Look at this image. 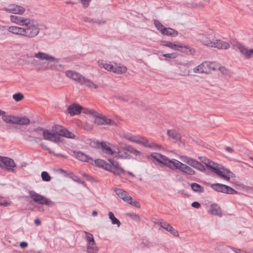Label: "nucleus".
I'll return each mask as SVG.
<instances>
[{
	"label": "nucleus",
	"mask_w": 253,
	"mask_h": 253,
	"mask_svg": "<svg viewBox=\"0 0 253 253\" xmlns=\"http://www.w3.org/2000/svg\"><path fill=\"white\" fill-rule=\"evenodd\" d=\"M42 131L43 139L55 143L62 141L61 136L67 138L74 139L75 135L61 126L55 125L50 129H44L42 128L35 129V131Z\"/></svg>",
	"instance_id": "f257e3e1"
},
{
	"label": "nucleus",
	"mask_w": 253,
	"mask_h": 253,
	"mask_svg": "<svg viewBox=\"0 0 253 253\" xmlns=\"http://www.w3.org/2000/svg\"><path fill=\"white\" fill-rule=\"evenodd\" d=\"M109 163L102 159L93 161L95 166L113 173L115 175L119 176L125 174L126 171L122 168L120 163L113 159H109Z\"/></svg>",
	"instance_id": "f03ea898"
},
{
	"label": "nucleus",
	"mask_w": 253,
	"mask_h": 253,
	"mask_svg": "<svg viewBox=\"0 0 253 253\" xmlns=\"http://www.w3.org/2000/svg\"><path fill=\"white\" fill-rule=\"evenodd\" d=\"M22 26H23V37L32 39L37 37L40 33V24L39 22L32 18H28Z\"/></svg>",
	"instance_id": "7ed1b4c3"
},
{
	"label": "nucleus",
	"mask_w": 253,
	"mask_h": 253,
	"mask_svg": "<svg viewBox=\"0 0 253 253\" xmlns=\"http://www.w3.org/2000/svg\"><path fill=\"white\" fill-rule=\"evenodd\" d=\"M66 76L77 82L82 85H84L90 88L96 89L98 85L90 79L85 78L80 73L72 70H67L65 72Z\"/></svg>",
	"instance_id": "20e7f679"
},
{
	"label": "nucleus",
	"mask_w": 253,
	"mask_h": 253,
	"mask_svg": "<svg viewBox=\"0 0 253 253\" xmlns=\"http://www.w3.org/2000/svg\"><path fill=\"white\" fill-rule=\"evenodd\" d=\"M85 113L94 117L95 119L94 120V122L98 125H110L112 126H115L117 125V123L114 120L102 115L93 109H85Z\"/></svg>",
	"instance_id": "39448f33"
},
{
	"label": "nucleus",
	"mask_w": 253,
	"mask_h": 253,
	"mask_svg": "<svg viewBox=\"0 0 253 253\" xmlns=\"http://www.w3.org/2000/svg\"><path fill=\"white\" fill-rule=\"evenodd\" d=\"M86 242V253H98L99 249L95 243L93 235L87 231H84Z\"/></svg>",
	"instance_id": "423d86ee"
},
{
	"label": "nucleus",
	"mask_w": 253,
	"mask_h": 253,
	"mask_svg": "<svg viewBox=\"0 0 253 253\" xmlns=\"http://www.w3.org/2000/svg\"><path fill=\"white\" fill-rule=\"evenodd\" d=\"M218 66L215 62L205 61L193 69L195 73L209 74L211 71L215 70Z\"/></svg>",
	"instance_id": "0eeeda50"
},
{
	"label": "nucleus",
	"mask_w": 253,
	"mask_h": 253,
	"mask_svg": "<svg viewBox=\"0 0 253 253\" xmlns=\"http://www.w3.org/2000/svg\"><path fill=\"white\" fill-rule=\"evenodd\" d=\"M113 191L124 202L136 208L140 207L139 203L137 201L133 200L126 191L120 188H114Z\"/></svg>",
	"instance_id": "6e6552de"
},
{
	"label": "nucleus",
	"mask_w": 253,
	"mask_h": 253,
	"mask_svg": "<svg viewBox=\"0 0 253 253\" xmlns=\"http://www.w3.org/2000/svg\"><path fill=\"white\" fill-rule=\"evenodd\" d=\"M32 56L37 58L41 60H46L48 61L49 63L47 64V66H48L50 64V63L56 64L59 62L58 59L55 58L54 57L51 56V55H49V54L42 51H39L37 53H34V54ZM46 69H56V68L52 67L51 65H50L49 66H48L46 68Z\"/></svg>",
	"instance_id": "1a4fd4ad"
},
{
	"label": "nucleus",
	"mask_w": 253,
	"mask_h": 253,
	"mask_svg": "<svg viewBox=\"0 0 253 253\" xmlns=\"http://www.w3.org/2000/svg\"><path fill=\"white\" fill-rule=\"evenodd\" d=\"M98 149H100L103 155L112 156L113 157L116 146L106 141H102L97 145Z\"/></svg>",
	"instance_id": "9d476101"
},
{
	"label": "nucleus",
	"mask_w": 253,
	"mask_h": 253,
	"mask_svg": "<svg viewBox=\"0 0 253 253\" xmlns=\"http://www.w3.org/2000/svg\"><path fill=\"white\" fill-rule=\"evenodd\" d=\"M29 194L33 201L38 204L50 206L53 203L46 197L36 193L34 191H29Z\"/></svg>",
	"instance_id": "9b49d317"
},
{
	"label": "nucleus",
	"mask_w": 253,
	"mask_h": 253,
	"mask_svg": "<svg viewBox=\"0 0 253 253\" xmlns=\"http://www.w3.org/2000/svg\"><path fill=\"white\" fill-rule=\"evenodd\" d=\"M211 187L215 191L225 194H235L237 193V191L232 187L220 183L212 184Z\"/></svg>",
	"instance_id": "f8f14e48"
},
{
	"label": "nucleus",
	"mask_w": 253,
	"mask_h": 253,
	"mask_svg": "<svg viewBox=\"0 0 253 253\" xmlns=\"http://www.w3.org/2000/svg\"><path fill=\"white\" fill-rule=\"evenodd\" d=\"M0 167L8 171L14 172V168L16 165L14 161L9 158L0 156Z\"/></svg>",
	"instance_id": "ddd939ff"
},
{
	"label": "nucleus",
	"mask_w": 253,
	"mask_h": 253,
	"mask_svg": "<svg viewBox=\"0 0 253 253\" xmlns=\"http://www.w3.org/2000/svg\"><path fill=\"white\" fill-rule=\"evenodd\" d=\"M161 44L163 46L169 47L174 50H178L179 48H184L187 49V51H184L183 52L187 54H193L195 52L194 49L188 45H180L167 41H162Z\"/></svg>",
	"instance_id": "4468645a"
},
{
	"label": "nucleus",
	"mask_w": 253,
	"mask_h": 253,
	"mask_svg": "<svg viewBox=\"0 0 253 253\" xmlns=\"http://www.w3.org/2000/svg\"><path fill=\"white\" fill-rule=\"evenodd\" d=\"M1 10L14 14L22 15L25 12V8L21 5L10 4L2 8Z\"/></svg>",
	"instance_id": "2eb2a0df"
},
{
	"label": "nucleus",
	"mask_w": 253,
	"mask_h": 253,
	"mask_svg": "<svg viewBox=\"0 0 253 253\" xmlns=\"http://www.w3.org/2000/svg\"><path fill=\"white\" fill-rule=\"evenodd\" d=\"M180 159L183 162L201 171L205 170V167L203 164L191 158L183 156L180 157Z\"/></svg>",
	"instance_id": "dca6fc26"
},
{
	"label": "nucleus",
	"mask_w": 253,
	"mask_h": 253,
	"mask_svg": "<svg viewBox=\"0 0 253 253\" xmlns=\"http://www.w3.org/2000/svg\"><path fill=\"white\" fill-rule=\"evenodd\" d=\"M208 47L216 48L217 49H227L229 48V44L219 39L214 38L212 42H207Z\"/></svg>",
	"instance_id": "f3484780"
},
{
	"label": "nucleus",
	"mask_w": 253,
	"mask_h": 253,
	"mask_svg": "<svg viewBox=\"0 0 253 253\" xmlns=\"http://www.w3.org/2000/svg\"><path fill=\"white\" fill-rule=\"evenodd\" d=\"M240 51V53L244 55L246 58L250 59L253 57V49H248L243 44L237 42L235 45Z\"/></svg>",
	"instance_id": "a211bd4d"
},
{
	"label": "nucleus",
	"mask_w": 253,
	"mask_h": 253,
	"mask_svg": "<svg viewBox=\"0 0 253 253\" xmlns=\"http://www.w3.org/2000/svg\"><path fill=\"white\" fill-rule=\"evenodd\" d=\"M217 175L227 181H229L230 177H234L235 176V174L229 169L224 167L219 168V172H218Z\"/></svg>",
	"instance_id": "6ab92c4d"
},
{
	"label": "nucleus",
	"mask_w": 253,
	"mask_h": 253,
	"mask_svg": "<svg viewBox=\"0 0 253 253\" xmlns=\"http://www.w3.org/2000/svg\"><path fill=\"white\" fill-rule=\"evenodd\" d=\"M202 161L205 164L208 169L217 174L218 172H219V169L220 168L219 165L205 157L203 158Z\"/></svg>",
	"instance_id": "aec40b11"
},
{
	"label": "nucleus",
	"mask_w": 253,
	"mask_h": 253,
	"mask_svg": "<svg viewBox=\"0 0 253 253\" xmlns=\"http://www.w3.org/2000/svg\"><path fill=\"white\" fill-rule=\"evenodd\" d=\"M74 155L76 158L82 162H86L90 164L93 163V159L88 155L84 153L81 151H74Z\"/></svg>",
	"instance_id": "412c9836"
},
{
	"label": "nucleus",
	"mask_w": 253,
	"mask_h": 253,
	"mask_svg": "<svg viewBox=\"0 0 253 253\" xmlns=\"http://www.w3.org/2000/svg\"><path fill=\"white\" fill-rule=\"evenodd\" d=\"M123 138L129 142L141 144L143 137L139 135H134L129 133H124L122 135Z\"/></svg>",
	"instance_id": "4be33fe9"
},
{
	"label": "nucleus",
	"mask_w": 253,
	"mask_h": 253,
	"mask_svg": "<svg viewBox=\"0 0 253 253\" xmlns=\"http://www.w3.org/2000/svg\"><path fill=\"white\" fill-rule=\"evenodd\" d=\"M113 157L117 159H126L130 158V155L126 150H121L117 146L116 147L115 153Z\"/></svg>",
	"instance_id": "5701e85b"
},
{
	"label": "nucleus",
	"mask_w": 253,
	"mask_h": 253,
	"mask_svg": "<svg viewBox=\"0 0 253 253\" xmlns=\"http://www.w3.org/2000/svg\"><path fill=\"white\" fill-rule=\"evenodd\" d=\"M28 18L16 15H11L9 16V20L11 22L15 23L18 25L22 26L24 23L26 22Z\"/></svg>",
	"instance_id": "b1692460"
},
{
	"label": "nucleus",
	"mask_w": 253,
	"mask_h": 253,
	"mask_svg": "<svg viewBox=\"0 0 253 253\" xmlns=\"http://www.w3.org/2000/svg\"><path fill=\"white\" fill-rule=\"evenodd\" d=\"M182 163L179 161L174 159H168L167 163H166V166L168 167L169 169L175 170L177 169H180Z\"/></svg>",
	"instance_id": "393cba45"
},
{
	"label": "nucleus",
	"mask_w": 253,
	"mask_h": 253,
	"mask_svg": "<svg viewBox=\"0 0 253 253\" xmlns=\"http://www.w3.org/2000/svg\"><path fill=\"white\" fill-rule=\"evenodd\" d=\"M6 30L9 33L13 35L23 36V26H8L6 27Z\"/></svg>",
	"instance_id": "a878e982"
},
{
	"label": "nucleus",
	"mask_w": 253,
	"mask_h": 253,
	"mask_svg": "<svg viewBox=\"0 0 253 253\" xmlns=\"http://www.w3.org/2000/svg\"><path fill=\"white\" fill-rule=\"evenodd\" d=\"M141 145L155 150H160L162 148L161 145L158 144L154 142H149L147 139L145 137L143 138V140H142Z\"/></svg>",
	"instance_id": "bb28decb"
},
{
	"label": "nucleus",
	"mask_w": 253,
	"mask_h": 253,
	"mask_svg": "<svg viewBox=\"0 0 253 253\" xmlns=\"http://www.w3.org/2000/svg\"><path fill=\"white\" fill-rule=\"evenodd\" d=\"M82 109V107L79 104H73L68 107V112L71 116L76 115L81 113Z\"/></svg>",
	"instance_id": "cd10ccee"
},
{
	"label": "nucleus",
	"mask_w": 253,
	"mask_h": 253,
	"mask_svg": "<svg viewBox=\"0 0 253 253\" xmlns=\"http://www.w3.org/2000/svg\"><path fill=\"white\" fill-rule=\"evenodd\" d=\"M151 157L159 163L162 164L165 166H166V163H167L168 159L166 156L158 153H152Z\"/></svg>",
	"instance_id": "c85d7f7f"
},
{
	"label": "nucleus",
	"mask_w": 253,
	"mask_h": 253,
	"mask_svg": "<svg viewBox=\"0 0 253 253\" xmlns=\"http://www.w3.org/2000/svg\"><path fill=\"white\" fill-rule=\"evenodd\" d=\"M209 213L214 215L222 216V213L219 206L216 204H211L210 209L208 211Z\"/></svg>",
	"instance_id": "c756f323"
},
{
	"label": "nucleus",
	"mask_w": 253,
	"mask_h": 253,
	"mask_svg": "<svg viewBox=\"0 0 253 253\" xmlns=\"http://www.w3.org/2000/svg\"><path fill=\"white\" fill-rule=\"evenodd\" d=\"M160 225L162 228L169 231L174 236H177L178 235L177 231L174 229L169 224L166 222H161Z\"/></svg>",
	"instance_id": "7c9ffc66"
},
{
	"label": "nucleus",
	"mask_w": 253,
	"mask_h": 253,
	"mask_svg": "<svg viewBox=\"0 0 253 253\" xmlns=\"http://www.w3.org/2000/svg\"><path fill=\"white\" fill-rule=\"evenodd\" d=\"M119 144L121 146V147L123 149L126 150L127 153H130L136 156L139 155L140 154L139 151L135 149L130 146L124 144L122 142H119Z\"/></svg>",
	"instance_id": "2f4dec72"
},
{
	"label": "nucleus",
	"mask_w": 253,
	"mask_h": 253,
	"mask_svg": "<svg viewBox=\"0 0 253 253\" xmlns=\"http://www.w3.org/2000/svg\"><path fill=\"white\" fill-rule=\"evenodd\" d=\"M30 122L29 119L26 117H20L15 116L14 125H28Z\"/></svg>",
	"instance_id": "473e14b6"
},
{
	"label": "nucleus",
	"mask_w": 253,
	"mask_h": 253,
	"mask_svg": "<svg viewBox=\"0 0 253 253\" xmlns=\"http://www.w3.org/2000/svg\"><path fill=\"white\" fill-rule=\"evenodd\" d=\"M98 64L100 68H103L108 71L113 72L114 65L107 62L106 61L103 60H98Z\"/></svg>",
	"instance_id": "72a5a7b5"
},
{
	"label": "nucleus",
	"mask_w": 253,
	"mask_h": 253,
	"mask_svg": "<svg viewBox=\"0 0 253 253\" xmlns=\"http://www.w3.org/2000/svg\"><path fill=\"white\" fill-rule=\"evenodd\" d=\"M179 170L188 175H194L195 173L194 169L183 163H182Z\"/></svg>",
	"instance_id": "f704fd0d"
},
{
	"label": "nucleus",
	"mask_w": 253,
	"mask_h": 253,
	"mask_svg": "<svg viewBox=\"0 0 253 253\" xmlns=\"http://www.w3.org/2000/svg\"><path fill=\"white\" fill-rule=\"evenodd\" d=\"M164 31L162 32V34L172 37H175L178 35V32L175 30L170 28H166L163 29Z\"/></svg>",
	"instance_id": "c9c22d12"
},
{
	"label": "nucleus",
	"mask_w": 253,
	"mask_h": 253,
	"mask_svg": "<svg viewBox=\"0 0 253 253\" xmlns=\"http://www.w3.org/2000/svg\"><path fill=\"white\" fill-rule=\"evenodd\" d=\"M127 68L123 65H117L116 64L114 65L113 72L117 74H123L126 72Z\"/></svg>",
	"instance_id": "e433bc0d"
},
{
	"label": "nucleus",
	"mask_w": 253,
	"mask_h": 253,
	"mask_svg": "<svg viewBox=\"0 0 253 253\" xmlns=\"http://www.w3.org/2000/svg\"><path fill=\"white\" fill-rule=\"evenodd\" d=\"M167 134L174 141H178L180 139V135L175 130H168Z\"/></svg>",
	"instance_id": "4c0bfd02"
},
{
	"label": "nucleus",
	"mask_w": 253,
	"mask_h": 253,
	"mask_svg": "<svg viewBox=\"0 0 253 253\" xmlns=\"http://www.w3.org/2000/svg\"><path fill=\"white\" fill-rule=\"evenodd\" d=\"M214 35L211 33H210V34H208V37H203L201 39L200 41L204 45L208 46L207 43L212 42L213 39H214Z\"/></svg>",
	"instance_id": "58836bf2"
},
{
	"label": "nucleus",
	"mask_w": 253,
	"mask_h": 253,
	"mask_svg": "<svg viewBox=\"0 0 253 253\" xmlns=\"http://www.w3.org/2000/svg\"><path fill=\"white\" fill-rule=\"evenodd\" d=\"M15 116L13 115H4L2 117V120L7 124H14Z\"/></svg>",
	"instance_id": "ea45409f"
},
{
	"label": "nucleus",
	"mask_w": 253,
	"mask_h": 253,
	"mask_svg": "<svg viewBox=\"0 0 253 253\" xmlns=\"http://www.w3.org/2000/svg\"><path fill=\"white\" fill-rule=\"evenodd\" d=\"M191 188L194 192H196L203 193L204 191V187L197 183H191Z\"/></svg>",
	"instance_id": "a19ab883"
},
{
	"label": "nucleus",
	"mask_w": 253,
	"mask_h": 253,
	"mask_svg": "<svg viewBox=\"0 0 253 253\" xmlns=\"http://www.w3.org/2000/svg\"><path fill=\"white\" fill-rule=\"evenodd\" d=\"M108 216L109 219L111 220L112 224H116L118 227L120 226L121 222L118 219L115 217L114 213L112 212L109 211L108 212Z\"/></svg>",
	"instance_id": "79ce46f5"
},
{
	"label": "nucleus",
	"mask_w": 253,
	"mask_h": 253,
	"mask_svg": "<svg viewBox=\"0 0 253 253\" xmlns=\"http://www.w3.org/2000/svg\"><path fill=\"white\" fill-rule=\"evenodd\" d=\"M154 24L157 29L159 30L161 33H162V32L164 31L163 29L165 28L164 26L157 20H154Z\"/></svg>",
	"instance_id": "37998d69"
},
{
	"label": "nucleus",
	"mask_w": 253,
	"mask_h": 253,
	"mask_svg": "<svg viewBox=\"0 0 253 253\" xmlns=\"http://www.w3.org/2000/svg\"><path fill=\"white\" fill-rule=\"evenodd\" d=\"M24 95L20 92L14 94L13 95V98L17 102L20 101L24 98Z\"/></svg>",
	"instance_id": "c03bdc74"
},
{
	"label": "nucleus",
	"mask_w": 253,
	"mask_h": 253,
	"mask_svg": "<svg viewBox=\"0 0 253 253\" xmlns=\"http://www.w3.org/2000/svg\"><path fill=\"white\" fill-rule=\"evenodd\" d=\"M41 176L42 179L45 181H49L51 179V177L48 172L45 171H42V172Z\"/></svg>",
	"instance_id": "a18cd8bd"
},
{
	"label": "nucleus",
	"mask_w": 253,
	"mask_h": 253,
	"mask_svg": "<svg viewBox=\"0 0 253 253\" xmlns=\"http://www.w3.org/2000/svg\"><path fill=\"white\" fill-rule=\"evenodd\" d=\"M79 2H81L84 7H87L91 0H77Z\"/></svg>",
	"instance_id": "49530a36"
},
{
	"label": "nucleus",
	"mask_w": 253,
	"mask_h": 253,
	"mask_svg": "<svg viewBox=\"0 0 253 253\" xmlns=\"http://www.w3.org/2000/svg\"><path fill=\"white\" fill-rule=\"evenodd\" d=\"M163 56L164 57H165L167 58H170V59H174L177 56V55H176V53H172L164 54H163Z\"/></svg>",
	"instance_id": "de8ad7c7"
},
{
	"label": "nucleus",
	"mask_w": 253,
	"mask_h": 253,
	"mask_svg": "<svg viewBox=\"0 0 253 253\" xmlns=\"http://www.w3.org/2000/svg\"><path fill=\"white\" fill-rule=\"evenodd\" d=\"M128 215L129 217H130L132 219H133L134 220L138 221L140 219L139 216L135 213H129Z\"/></svg>",
	"instance_id": "09e8293b"
},
{
	"label": "nucleus",
	"mask_w": 253,
	"mask_h": 253,
	"mask_svg": "<svg viewBox=\"0 0 253 253\" xmlns=\"http://www.w3.org/2000/svg\"><path fill=\"white\" fill-rule=\"evenodd\" d=\"M3 198L0 196V206L7 207L10 205V203L6 201H2Z\"/></svg>",
	"instance_id": "8fccbe9b"
},
{
	"label": "nucleus",
	"mask_w": 253,
	"mask_h": 253,
	"mask_svg": "<svg viewBox=\"0 0 253 253\" xmlns=\"http://www.w3.org/2000/svg\"><path fill=\"white\" fill-rule=\"evenodd\" d=\"M191 206L194 208L199 209L201 205L198 202H194L192 203Z\"/></svg>",
	"instance_id": "3c124183"
},
{
	"label": "nucleus",
	"mask_w": 253,
	"mask_h": 253,
	"mask_svg": "<svg viewBox=\"0 0 253 253\" xmlns=\"http://www.w3.org/2000/svg\"><path fill=\"white\" fill-rule=\"evenodd\" d=\"M219 70L223 74H227V70L224 67H219Z\"/></svg>",
	"instance_id": "603ef678"
},
{
	"label": "nucleus",
	"mask_w": 253,
	"mask_h": 253,
	"mask_svg": "<svg viewBox=\"0 0 253 253\" xmlns=\"http://www.w3.org/2000/svg\"><path fill=\"white\" fill-rule=\"evenodd\" d=\"M83 21L86 22L93 23L94 19L85 17L83 18Z\"/></svg>",
	"instance_id": "864d4df0"
},
{
	"label": "nucleus",
	"mask_w": 253,
	"mask_h": 253,
	"mask_svg": "<svg viewBox=\"0 0 253 253\" xmlns=\"http://www.w3.org/2000/svg\"><path fill=\"white\" fill-rule=\"evenodd\" d=\"M28 246V244L26 242H22L20 244V246L22 248H25L27 247Z\"/></svg>",
	"instance_id": "5fc2aeb1"
},
{
	"label": "nucleus",
	"mask_w": 253,
	"mask_h": 253,
	"mask_svg": "<svg viewBox=\"0 0 253 253\" xmlns=\"http://www.w3.org/2000/svg\"><path fill=\"white\" fill-rule=\"evenodd\" d=\"M93 23H98V24H104L105 23L104 21H103L99 19H94Z\"/></svg>",
	"instance_id": "6e6d98bb"
},
{
	"label": "nucleus",
	"mask_w": 253,
	"mask_h": 253,
	"mask_svg": "<svg viewBox=\"0 0 253 253\" xmlns=\"http://www.w3.org/2000/svg\"><path fill=\"white\" fill-rule=\"evenodd\" d=\"M41 146L44 149L47 150L49 153H52L50 149L46 145H44L43 144H41Z\"/></svg>",
	"instance_id": "4d7b16f0"
},
{
	"label": "nucleus",
	"mask_w": 253,
	"mask_h": 253,
	"mask_svg": "<svg viewBox=\"0 0 253 253\" xmlns=\"http://www.w3.org/2000/svg\"><path fill=\"white\" fill-rule=\"evenodd\" d=\"M225 150L228 152H229V153H232L233 152V149L232 147H227L225 148Z\"/></svg>",
	"instance_id": "13d9d810"
},
{
	"label": "nucleus",
	"mask_w": 253,
	"mask_h": 253,
	"mask_svg": "<svg viewBox=\"0 0 253 253\" xmlns=\"http://www.w3.org/2000/svg\"><path fill=\"white\" fill-rule=\"evenodd\" d=\"M34 222L36 225H40L41 224V221L40 219L37 218L35 220Z\"/></svg>",
	"instance_id": "bf43d9fd"
},
{
	"label": "nucleus",
	"mask_w": 253,
	"mask_h": 253,
	"mask_svg": "<svg viewBox=\"0 0 253 253\" xmlns=\"http://www.w3.org/2000/svg\"><path fill=\"white\" fill-rule=\"evenodd\" d=\"M6 30V26L0 25V30L4 31Z\"/></svg>",
	"instance_id": "052dcab7"
},
{
	"label": "nucleus",
	"mask_w": 253,
	"mask_h": 253,
	"mask_svg": "<svg viewBox=\"0 0 253 253\" xmlns=\"http://www.w3.org/2000/svg\"><path fill=\"white\" fill-rule=\"evenodd\" d=\"M97 214H98V212L96 211H93L92 212V215L93 216H96L97 215Z\"/></svg>",
	"instance_id": "680f3d73"
},
{
	"label": "nucleus",
	"mask_w": 253,
	"mask_h": 253,
	"mask_svg": "<svg viewBox=\"0 0 253 253\" xmlns=\"http://www.w3.org/2000/svg\"><path fill=\"white\" fill-rule=\"evenodd\" d=\"M66 3L67 4H75L76 3V2H73V1H71V0L66 1Z\"/></svg>",
	"instance_id": "e2e57ef3"
},
{
	"label": "nucleus",
	"mask_w": 253,
	"mask_h": 253,
	"mask_svg": "<svg viewBox=\"0 0 253 253\" xmlns=\"http://www.w3.org/2000/svg\"><path fill=\"white\" fill-rule=\"evenodd\" d=\"M5 114V112L3 111H2L0 109V116L1 115H4Z\"/></svg>",
	"instance_id": "0e129e2a"
},
{
	"label": "nucleus",
	"mask_w": 253,
	"mask_h": 253,
	"mask_svg": "<svg viewBox=\"0 0 253 253\" xmlns=\"http://www.w3.org/2000/svg\"><path fill=\"white\" fill-rule=\"evenodd\" d=\"M127 173H128V174H129L130 175H131L132 176L134 177V175L131 172H130V171H127Z\"/></svg>",
	"instance_id": "69168bd1"
},
{
	"label": "nucleus",
	"mask_w": 253,
	"mask_h": 253,
	"mask_svg": "<svg viewBox=\"0 0 253 253\" xmlns=\"http://www.w3.org/2000/svg\"><path fill=\"white\" fill-rule=\"evenodd\" d=\"M59 170L61 172H65V170H63V169H60Z\"/></svg>",
	"instance_id": "338daca9"
},
{
	"label": "nucleus",
	"mask_w": 253,
	"mask_h": 253,
	"mask_svg": "<svg viewBox=\"0 0 253 253\" xmlns=\"http://www.w3.org/2000/svg\"><path fill=\"white\" fill-rule=\"evenodd\" d=\"M250 159L253 162V157H250Z\"/></svg>",
	"instance_id": "774afa93"
}]
</instances>
